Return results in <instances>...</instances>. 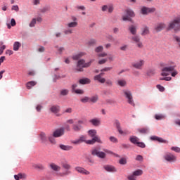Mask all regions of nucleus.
Listing matches in <instances>:
<instances>
[{"mask_svg":"<svg viewBox=\"0 0 180 180\" xmlns=\"http://www.w3.org/2000/svg\"><path fill=\"white\" fill-rule=\"evenodd\" d=\"M114 126L116 127L117 131L120 133V134L124 135L126 134V132L123 131L122 130V127L120 126V122L119 120H115L114 121Z\"/></svg>","mask_w":180,"mask_h":180,"instance_id":"13","label":"nucleus"},{"mask_svg":"<svg viewBox=\"0 0 180 180\" xmlns=\"http://www.w3.org/2000/svg\"><path fill=\"white\" fill-rule=\"evenodd\" d=\"M60 106L59 105H52L51 108H50V111L52 112V113H58V112H60Z\"/></svg>","mask_w":180,"mask_h":180,"instance_id":"25","label":"nucleus"},{"mask_svg":"<svg viewBox=\"0 0 180 180\" xmlns=\"http://www.w3.org/2000/svg\"><path fill=\"white\" fill-rule=\"evenodd\" d=\"M120 164H121V165H126V164H127V161L125 158H122L120 160Z\"/></svg>","mask_w":180,"mask_h":180,"instance_id":"55","label":"nucleus"},{"mask_svg":"<svg viewBox=\"0 0 180 180\" xmlns=\"http://www.w3.org/2000/svg\"><path fill=\"white\" fill-rule=\"evenodd\" d=\"M75 92L79 95H82V94H84V91L82 89H76L75 90Z\"/></svg>","mask_w":180,"mask_h":180,"instance_id":"61","label":"nucleus"},{"mask_svg":"<svg viewBox=\"0 0 180 180\" xmlns=\"http://www.w3.org/2000/svg\"><path fill=\"white\" fill-rule=\"evenodd\" d=\"M62 167L64 169H66V171L60 174L61 176L70 175V174H71V172L70 171V169H71V165L68 164V162H63Z\"/></svg>","mask_w":180,"mask_h":180,"instance_id":"9","label":"nucleus"},{"mask_svg":"<svg viewBox=\"0 0 180 180\" xmlns=\"http://www.w3.org/2000/svg\"><path fill=\"white\" fill-rule=\"evenodd\" d=\"M88 46H94V44H96V39H90L87 42Z\"/></svg>","mask_w":180,"mask_h":180,"instance_id":"47","label":"nucleus"},{"mask_svg":"<svg viewBox=\"0 0 180 180\" xmlns=\"http://www.w3.org/2000/svg\"><path fill=\"white\" fill-rule=\"evenodd\" d=\"M129 180H137V178L132 174L127 176Z\"/></svg>","mask_w":180,"mask_h":180,"instance_id":"57","label":"nucleus"},{"mask_svg":"<svg viewBox=\"0 0 180 180\" xmlns=\"http://www.w3.org/2000/svg\"><path fill=\"white\" fill-rule=\"evenodd\" d=\"M108 61V59H101L98 61V64L102 65L105 64Z\"/></svg>","mask_w":180,"mask_h":180,"instance_id":"63","label":"nucleus"},{"mask_svg":"<svg viewBox=\"0 0 180 180\" xmlns=\"http://www.w3.org/2000/svg\"><path fill=\"white\" fill-rule=\"evenodd\" d=\"M104 151L107 153V154H110L111 155H115V157H119V155L113 153L112 150H108V149H104Z\"/></svg>","mask_w":180,"mask_h":180,"instance_id":"42","label":"nucleus"},{"mask_svg":"<svg viewBox=\"0 0 180 180\" xmlns=\"http://www.w3.org/2000/svg\"><path fill=\"white\" fill-rule=\"evenodd\" d=\"M180 17H176L173 20L170 21L167 26V30H174V33L179 32Z\"/></svg>","mask_w":180,"mask_h":180,"instance_id":"3","label":"nucleus"},{"mask_svg":"<svg viewBox=\"0 0 180 180\" xmlns=\"http://www.w3.org/2000/svg\"><path fill=\"white\" fill-rule=\"evenodd\" d=\"M26 174L23 173H19L17 175H14V178L15 180H20V179H26Z\"/></svg>","mask_w":180,"mask_h":180,"instance_id":"26","label":"nucleus"},{"mask_svg":"<svg viewBox=\"0 0 180 180\" xmlns=\"http://www.w3.org/2000/svg\"><path fill=\"white\" fill-rule=\"evenodd\" d=\"M85 53H84V52H80V53H77V54H76V55H74L73 56H72V58L74 59V60H79V58H81V57H84V56H85Z\"/></svg>","mask_w":180,"mask_h":180,"instance_id":"29","label":"nucleus"},{"mask_svg":"<svg viewBox=\"0 0 180 180\" xmlns=\"http://www.w3.org/2000/svg\"><path fill=\"white\" fill-rule=\"evenodd\" d=\"M70 91H68V89H63L60 91V95H62V96H65Z\"/></svg>","mask_w":180,"mask_h":180,"instance_id":"45","label":"nucleus"},{"mask_svg":"<svg viewBox=\"0 0 180 180\" xmlns=\"http://www.w3.org/2000/svg\"><path fill=\"white\" fill-rule=\"evenodd\" d=\"M129 140L133 144H137L140 141V139H139V138L136 136H131Z\"/></svg>","mask_w":180,"mask_h":180,"instance_id":"28","label":"nucleus"},{"mask_svg":"<svg viewBox=\"0 0 180 180\" xmlns=\"http://www.w3.org/2000/svg\"><path fill=\"white\" fill-rule=\"evenodd\" d=\"M94 81H98V82H100V84H105V82H106V79L102 77L101 75H97L94 76Z\"/></svg>","mask_w":180,"mask_h":180,"instance_id":"20","label":"nucleus"},{"mask_svg":"<svg viewBox=\"0 0 180 180\" xmlns=\"http://www.w3.org/2000/svg\"><path fill=\"white\" fill-rule=\"evenodd\" d=\"M91 155L98 157L102 160L106 158V153L105 152L101 151L99 148H94L91 150Z\"/></svg>","mask_w":180,"mask_h":180,"instance_id":"5","label":"nucleus"},{"mask_svg":"<svg viewBox=\"0 0 180 180\" xmlns=\"http://www.w3.org/2000/svg\"><path fill=\"white\" fill-rule=\"evenodd\" d=\"M122 20L124 21L128 20L129 22H131L133 23V20H131V18H130L128 15H123Z\"/></svg>","mask_w":180,"mask_h":180,"instance_id":"48","label":"nucleus"},{"mask_svg":"<svg viewBox=\"0 0 180 180\" xmlns=\"http://www.w3.org/2000/svg\"><path fill=\"white\" fill-rule=\"evenodd\" d=\"M129 30L130 33L133 34V36H136V34H137V26L131 25L129 27Z\"/></svg>","mask_w":180,"mask_h":180,"instance_id":"22","label":"nucleus"},{"mask_svg":"<svg viewBox=\"0 0 180 180\" xmlns=\"http://www.w3.org/2000/svg\"><path fill=\"white\" fill-rule=\"evenodd\" d=\"M123 94L125 96V98L127 100L128 103L129 105H131V106H135L134 101L133 100V95L131 94V91L129 90H124Z\"/></svg>","mask_w":180,"mask_h":180,"instance_id":"6","label":"nucleus"},{"mask_svg":"<svg viewBox=\"0 0 180 180\" xmlns=\"http://www.w3.org/2000/svg\"><path fill=\"white\" fill-rule=\"evenodd\" d=\"M150 140H154V141H158L159 143H165L166 144H167V143H168V141L163 139L162 138L156 136H151Z\"/></svg>","mask_w":180,"mask_h":180,"instance_id":"21","label":"nucleus"},{"mask_svg":"<svg viewBox=\"0 0 180 180\" xmlns=\"http://www.w3.org/2000/svg\"><path fill=\"white\" fill-rule=\"evenodd\" d=\"M105 82L108 86H112V85H113V82L110 79H108Z\"/></svg>","mask_w":180,"mask_h":180,"instance_id":"49","label":"nucleus"},{"mask_svg":"<svg viewBox=\"0 0 180 180\" xmlns=\"http://www.w3.org/2000/svg\"><path fill=\"white\" fill-rule=\"evenodd\" d=\"M66 26L70 29H71L72 27H77V26H78V22L77 21L70 22L68 23Z\"/></svg>","mask_w":180,"mask_h":180,"instance_id":"30","label":"nucleus"},{"mask_svg":"<svg viewBox=\"0 0 180 180\" xmlns=\"http://www.w3.org/2000/svg\"><path fill=\"white\" fill-rule=\"evenodd\" d=\"M32 168H34V169H37L39 171H43L44 169H46V167L43 165V164H36V163H33L32 165Z\"/></svg>","mask_w":180,"mask_h":180,"instance_id":"19","label":"nucleus"},{"mask_svg":"<svg viewBox=\"0 0 180 180\" xmlns=\"http://www.w3.org/2000/svg\"><path fill=\"white\" fill-rule=\"evenodd\" d=\"M98 98H99L98 95L93 96L90 98V102H92V103H96V102H98Z\"/></svg>","mask_w":180,"mask_h":180,"instance_id":"38","label":"nucleus"},{"mask_svg":"<svg viewBox=\"0 0 180 180\" xmlns=\"http://www.w3.org/2000/svg\"><path fill=\"white\" fill-rule=\"evenodd\" d=\"M75 171H77L79 174H82V175H89L91 174L89 171L82 167H76Z\"/></svg>","mask_w":180,"mask_h":180,"instance_id":"14","label":"nucleus"},{"mask_svg":"<svg viewBox=\"0 0 180 180\" xmlns=\"http://www.w3.org/2000/svg\"><path fill=\"white\" fill-rule=\"evenodd\" d=\"M139 133H142L143 134H146L148 133V129L147 128H142L141 129H139Z\"/></svg>","mask_w":180,"mask_h":180,"instance_id":"46","label":"nucleus"},{"mask_svg":"<svg viewBox=\"0 0 180 180\" xmlns=\"http://www.w3.org/2000/svg\"><path fill=\"white\" fill-rule=\"evenodd\" d=\"M94 60L92 59L89 62L85 63L84 59H81L78 60L76 71H84L83 68H88V67H91V64L94 63Z\"/></svg>","mask_w":180,"mask_h":180,"instance_id":"4","label":"nucleus"},{"mask_svg":"<svg viewBox=\"0 0 180 180\" xmlns=\"http://www.w3.org/2000/svg\"><path fill=\"white\" fill-rule=\"evenodd\" d=\"M36 25V18H33L30 23V27H34Z\"/></svg>","mask_w":180,"mask_h":180,"instance_id":"50","label":"nucleus"},{"mask_svg":"<svg viewBox=\"0 0 180 180\" xmlns=\"http://www.w3.org/2000/svg\"><path fill=\"white\" fill-rule=\"evenodd\" d=\"M89 123L93 124V126H99L101 124V120L98 118H94L89 120Z\"/></svg>","mask_w":180,"mask_h":180,"instance_id":"24","label":"nucleus"},{"mask_svg":"<svg viewBox=\"0 0 180 180\" xmlns=\"http://www.w3.org/2000/svg\"><path fill=\"white\" fill-rule=\"evenodd\" d=\"M12 26H16V21L15 20L14 18H12L11 20V24H7V27L8 29H11Z\"/></svg>","mask_w":180,"mask_h":180,"instance_id":"37","label":"nucleus"},{"mask_svg":"<svg viewBox=\"0 0 180 180\" xmlns=\"http://www.w3.org/2000/svg\"><path fill=\"white\" fill-rule=\"evenodd\" d=\"M41 0H32V4L34 6L40 5V1Z\"/></svg>","mask_w":180,"mask_h":180,"instance_id":"60","label":"nucleus"},{"mask_svg":"<svg viewBox=\"0 0 180 180\" xmlns=\"http://www.w3.org/2000/svg\"><path fill=\"white\" fill-rule=\"evenodd\" d=\"M37 82L34 81L28 82L26 84V86L28 89H32V86L37 85Z\"/></svg>","mask_w":180,"mask_h":180,"instance_id":"31","label":"nucleus"},{"mask_svg":"<svg viewBox=\"0 0 180 180\" xmlns=\"http://www.w3.org/2000/svg\"><path fill=\"white\" fill-rule=\"evenodd\" d=\"M171 150L172 151H175V153H180V148L179 147L173 146V147L171 148Z\"/></svg>","mask_w":180,"mask_h":180,"instance_id":"54","label":"nucleus"},{"mask_svg":"<svg viewBox=\"0 0 180 180\" xmlns=\"http://www.w3.org/2000/svg\"><path fill=\"white\" fill-rule=\"evenodd\" d=\"M39 139L41 141V143H43L45 144V143H47V134H46L44 132H40L39 134Z\"/></svg>","mask_w":180,"mask_h":180,"instance_id":"17","label":"nucleus"},{"mask_svg":"<svg viewBox=\"0 0 180 180\" xmlns=\"http://www.w3.org/2000/svg\"><path fill=\"white\" fill-rule=\"evenodd\" d=\"M170 74L172 77H176L178 75V70H175V66H166L162 68L160 74L162 77H168Z\"/></svg>","mask_w":180,"mask_h":180,"instance_id":"1","label":"nucleus"},{"mask_svg":"<svg viewBox=\"0 0 180 180\" xmlns=\"http://www.w3.org/2000/svg\"><path fill=\"white\" fill-rule=\"evenodd\" d=\"M49 141H50V143H51V144H56V139H54V136H49L48 137Z\"/></svg>","mask_w":180,"mask_h":180,"instance_id":"44","label":"nucleus"},{"mask_svg":"<svg viewBox=\"0 0 180 180\" xmlns=\"http://www.w3.org/2000/svg\"><path fill=\"white\" fill-rule=\"evenodd\" d=\"M21 44L19 41H15L13 44V50L14 51H18L19 50V48L20 47Z\"/></svg>","mask_w":180,"mask_h":180,"instance_id":"35","label":"nucleus"},{"mask_svg":"<svg viewBox=\"0 0 180 180\" xmlns=\"http://www.w3.org/2000/svg\"><path fill=\"white\" fill-rule=\"evenodd\" d=\"M60 148H61V150H64V151H70V150H72V146L60 145Z\"/></svg>","mask_w":180,"mask_h":180,"instance_id":"32","label":"nucleus"},{"mask_svg":"<svg viewBox=\"0 0 180 180\" xmlns=\"http://www.w3.org/2000/svg\"><path fill=\"white\" fill-rule=\"evenodd\" d=\"M110 141L112 143H118L117 139L116 137H115V136H110Z\"/></svg>","mask_w":180,"mask_h":180,"instance_id":"58","label":"nucleus"},{"mask_svg":"<svg viewBox=\"0 0 180 180\" xmlns=\"http://www.w3.org/2000/svg\"><path fill=\"white\" fill-rule=\"evenodd\" d=\"M79 84H81L82 85H86L88 84H91V79H89L88 78L80 79L79 80Z\"/></svg>","mask_w":180,"mask_h":180,"instance_id":"27","label":"nucleus"},{"mask_svg":"<svg viewBox=\"0 0 180 180\" xmlns=\"http://www.w3.org/2000/svg\"><path fill=\"white\" fill-rule=\"evenodd\" d=\"M164 158L168 162H175V161H176V156L174 155L171 153H167L164 155Z\"/></svg>","mask_w":180,"mask_h":180,"instance_id":"10","label":"nucleus"},{"mask_svg":"<svg viewBox=\"0 0 180 180\" xmlns=\"http://www.w3.org/2000/svg\"><path fill=\"white\" fill-rule=\"evenodd\" d=\"M103 51V46H99L95 49L96 53H102Z\"/></svg>","mask_w":180,"mask_h":180,"instance_id":"41","label":"nucleus"},{"mask_svg":"<svg viewBox=\"0 0 180 180\" xmlns=\"http://www.w3.org/2000/svg\"><path fill=\"white\" fill-rule=\"evenodd\" d=\"M155 117L156 120H161L162 119H164V117L161 115H156Z\"/></svg>","mask_w":180,"mask_h":180,"instance_id":"62","label":"nucleus"},{"mask_svg":"<svg viewBox=\"0 0 180 180\" xmlns=\"http://www.w3.org/2000/svg\"><path fill=\"white\" fill-rule=\"evenodd\" d=\"M157 88H158V89H159V91H160V92H164V91H165V88H164V86H162L160 84L157 85Z\"/></svg>","mask_w":180,"mask_h":180,"instance_id":"56","label":"nucleus"},{"mask_svg":"<svg viewBox=\"0 0 180 180\" xmlns=\"http://www.w3.org/2000/svg\"><path fill=\"white\" fill-rule=\"evenodd\" d=\"M155 11L154 8H148L146 6H143L141 8V13L142 15H148V13H153Z\"/></svg>","mask_w":180,"mask_h":180,"instance_id":"11","label":"nucleus"},{"mask_svg":"<svg viewBox=\"0 0 180 180\" xmlns=\"http://www.w3.org/2000/svg\"><path fill=\"white\" fill-rule=\"evenodd\" d=\"M86 136H82L79 138V141H80V143H84V141H85L86 143Z\"/></svg>","mask_w":180,"mask_h":180,"instance_id":"53","label":"nucleus"},{"mask_svg":"<svg viewBox=\"0 0 180 180\" xmlns=\"http://www.w3.org/2000/svg\"><path fill=\"white\" fill-rule=\"evenodd\" d=\"M49 168H51V169H52V171H54L55 172H58L61 170V167L57 165L56 163L53 162L49 165Z\"/></svg>","mask_w":180,"mask_h":180,"instance_id":"18","label":"nucleus"},{"mask_svg":"<svg viewBox=\"0 0 180 180\" xmlns=\"http://www.w3.org/2000/svg\"><path fill=\"white\" fill-rule=\"evenodd\" d=\"M96 130L95 129H90L88 131L89 136L90 137H92V139L91 140H87L86 141V144H95V143H100L102 144V140H101V138L98 136H96Z\"/></svg>","mask_w":180,"mask_h":180,"instance_id":"2","label":"nucleus"},{"mask_svg":"<svg viewBox=\"0 0 180 180\" xmlns=\"http://www.w3.org/2000/svg\"><path fill=\"white\" fill-rule=\"evenodd\" d=\"M104 169L108 172H116V171H117L116 167H113L112 165H105V166H104Z\"/></svg>","mask_w":180,"mask_h":180,"instance_id":"23","label":"nucleus"},{"mask_svg":"<svg viewBox=\"0 0 180 180\" xmlns=\"http://www.w3.org/2000/svg\"><path fill=\"white\" fill-rule=\"evenodd\" d=\"M126 13L130 18H134V16H136V14H134V11L130 9L126 10Z\"/></svg>","mask_w":180,"mask_h":180,"instance_id":"33","label":"nucleus"},{"mask_svg":"<svg viewBox=\"0 0 180 180\" xmlns=\"http://www.w3.org/2000/svg\"><path fill=\"white\" fill-rule=\"evenodd\" d=\"M132 174L136 177V176H140L143 175V170L141 169H137L134 171Z\"/></svg>","mask_w":180,"mask_h":180,"instance_id":"34","label":"nucleus"},{"mask_svg":"<svg viewBox=\"0 0 180 180\" xmlns=\"http://www.w3.org/2000/svg\"><path fill=\"white\" fill-rule=\"evenodd\" d=\"M64 136V128H59L55 130L53 133V137L58 138Z\"/></svg>","mask_w":180,"mask_h":180,"instance_id":"12","label":"nucleus"},{"mask_svg":"<svg viewBox=\"0 0 180 180\" xmlns=\"http://www.w3.org/2000/svg\"><path fill=\"white\" fill-rule=\"evenodd\" d=\"M64 33L65 34H72V29H68L64 31Z\"/></svg>","mask_w":180,"mask_h":180,"instance_id":"59","label":"nucleus"},{"mask_svg":"<svg viewBox=\"0 0 180 180\" xmlns=\"http://www.w3.org/2000/svg\"><path fill=\"white\" fill-rule=\"evenodd\" d=\"M131 40L132 41H134V43H135V44H136L138 49H143V47H144V45H143V42H141L140 39V37L137 35H134L133 37H131Z\"/></svg>","mask_w":180,"mask_h":180,"instance_id":"8","label":"nucleus"},{"mask_svg":"<svg viewBox=\"0 0 180 180\" xmlns=\"http://www.w3.org/2000/svg\"><path fill=\"white\" fill-rule=\"evenodd\" d=\"M136 161H143V157L141 155H138L136 158Z\"/></svg>","mask_w":180,"mask_h":180,"instance_id":"64","label":"nucleus"},{"mask_svg":"<svg viewBox=\"0 0 180 180\" xmlns=\"http://www.w3.org/2000/svg\"><path fill=\"white\" fill-rule=\"evenodd\" d=\"M144 60H140L139 61L134 63L132 66L134 68H136V70H142L143 65H144Z\"/></svg>","mask_w":180,"mask_h":180,"instance_id":"16","label":"nucleus"},{"mask_svg":"<svg viewBox=\"0 0 180 180\" xmlns=\"http://www.w3.org/2000/svg\"><path fill=\"white\" fill-rule=\"evenodd\" d=\"M148 33H150V30L148 29V27H145L142 30L141 35L142 36H146V34H148Z\"/></svg>","mask_w":180,"mask_h":180,"instance_id":"36","label":"nucleus"},{"mask_svg":"<svg viewBox=\"0 0 180 180\" xmlns=\"http://www.w3.org/2000/svg\"><path fill=\"white\" fill-rule=\"evenodd\" d=\"M167 27V25L164 22H159L155 26V32H161V30H164Z\"/></svg>","mask_w":180,"mask_h":180,"instance_id":"15","label":"nucleus"},{"mask_svg":"<svg viewBox=\"0 0 180 180\" xmlns=\"http://www.w3.org/2000/svg\"><path fill=\"white\" fill-rule=\"evenodd\" d=\"M80 101L82 103H86L87 102H90V98L88 96H85L83 98H82Z\"/></svg>","mask_w":180,"mask_h":180,"instance_id":"43","label":"nucleus"},{"mask_svg":"<svg viewBox=\"0 0 180 180\" xmlns=\"http://www.w3.org/2000/svg\"><path fill=\"white\" fill-rule=\"evenodd\" d=\"M136 145L138 146V147H141V148H146V144L143 142H139V141H138Z\"/></svg>","mask_w":180,"mask_h":180,"instance_id":"51","label":"nucleus"},{"mask_svg":"<svg viewBox=\"0 0 180 180\" xmlns=\"http://www.w3.org/2000/svg\"><path fill=\"white\" fill-rule=\"evenodd\" d=\"M117 84L120 86H126V80L124 79H120L117 81Z\"/></svg>","mask_w":180,"mask_h":180,"instance_id":"39","label":"nucleus"},{"mask_svg":"<svg viewBox=\"0 0 180 180\" xmlns=\"http://www.w3.org/2000/svg\"><path fill=\"white\" fill-rule=\"evenodd\" d=\"M84 124V121L82 120H78L75 124H73L72 126V130L73 131H81L82 130L83 127L82 125Z\"/></svg>","mask_w":180,"mask_h":180,"instance_id":"7","label":"nucleus"},{"mask_svg":"<svg viewBox=\"0 0 180 180\" xmlns=\"http://www.w3.org/2000/svg\"><path fill=\"white\" fill-rule=\"evenodd\" d=\"M49 11H50V6H49L43 7L42 8L40 9V12L41 13H46V12H49Z\"/></svg>","mask_w":180,"mask_h":180,"instance_id":"40","label":"nucleus"},{"mask_svg":"<svg viewBox=\"0 0 180 180\" xmlns=\"http://www.w3.org/2000/svg\"><path fill=\"white\" fill-rule=\"evenodd\" d=\"M160 81H171L172 79V77H160Z\"/></svg>","mask_w":180,"mask_h":180,"instance_id":"52","label":"nucleus"}]
</instances>
